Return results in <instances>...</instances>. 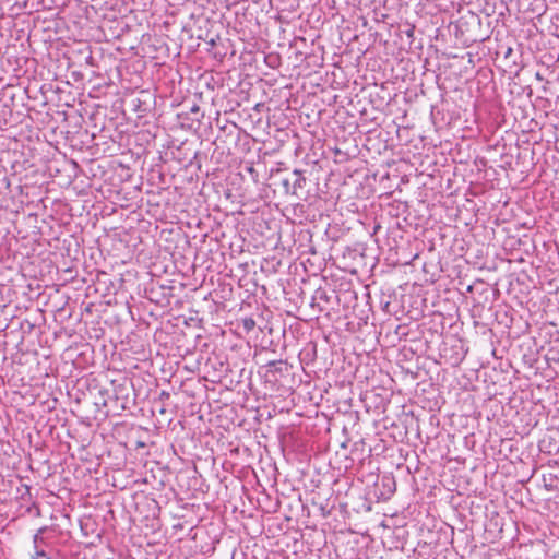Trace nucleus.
<instances>
[{
	"label": "nucleus",
	"instance_id": "nucleus-8",
	"mask_svg": "<svg viewBox=\"0 0 559 559\" xmlns=\"http://www.w3.org/2000/svg\"><path fill=\"white\" fill-rule=\"evenodd\" d=\"M31 488L28 486H25V491L29 493Z\"/></svg>",
	"mask_w": 559,
	"mask_h": 559
},
{
	"label": "nucleus",
	"instance_id": "nucleus-7",
	"mask_svg": "<svg viewBox=\"0 0 559 559\" xmlns=\"http://www.w3.org/2000/svg\"><path fill=\"white\" fill-rule=\"evenodd\" d=\"M276 362H277V361H270V362H269V366H275V364H276Z\"/></svg>",
	"mask_w": 559,
	"mask_h": 559
},
{
	"label": "nucleus",
	"instance_id": "nucleus-6",
	"mask_svg": "<svg viewBox=\"0 0 559 559\" xmlns=\"http://www.w3.org/2000/svg\"><path fill=\"white\" fill-rule=\"evenodd\" d=\"M191 111H192V112H197V111H199V107H198L197 105H194V106L191 108Z\"/></svg>",
	"mask_w": 559,
	"mask_h": 559
},
{
	"label": "nucleus",
	"instance_id": "nucleus-2",
	"mask_svg": "<svg viewBox=\"0 0 559 559\" xmlns=\"http://www.w3.org/2000/svg\"><path fill=\"white\" fill-rule=\"evenodd\" d=\"M47 530V527H41L37 531V533L33 536V544H34V549H38V548H43L41 547V543L44 542V538H43V534L45 533V531Z\"/></svg>",
	"mask_w": 559,
	"mask_h": 559
},
{
	"label": "nucleus",
	"instance_id": "nucleus-3",
	"mask_svg": "<svg viewBox=\"0 0 559 559\" xmlns=\"http://www.w3.org/2000/svg\"><path fill=\"white\" fill-rule=\"evenodd\" d=\"M32 559H51V557L44 548H38L34 549Z\"/></svg>",
	"mask_w": 559,
	"mask_h": 559
},
{
	"label": "nucleus",
	"instance_id": "nucleus-5",
	"mask_svg": "<svg viewBox=\"0 0 559 559\" xmlns=\"http://www.w3.org/2000/svg\"><path fill=\"white\" fill-rule=\"evenodd\" d=\"M283 186L284 188L286 189V191L288 192L289 191V180L288 179H283Z\"/></svg>",
	"mask_w": 559,
	"mask_h": 559
},
{
	"label": "nucleus",
	"instance_id": "nucleus-4",
	"mask_svg": "<svg viewBox=\"0 0 559 559\" xmlns=\"http://www.w3.org/2000/svg\"><path fill=\"white\" fill-rule=\"evenodd\" d=\"M254 320L253 319H246L243 322V325L247 330H251L254 326Z\"/></svg>",
	"mask_w": 559,
	"mask_h": 559
},
{
	"label": "nucleus",
	"instance_id": "nucleus-1",
	"mask_svg": "<svg viewBox=\"0 0 559 559\" xmlns=\"http://www.w3.org/2000/svg\"><path fill=\"white\" fill-rule=\"evenodd\" d=\"M293 175H294L295 179L293 182L292 193H296L297 189H301L306 185V178L302 176V173L298 169H295L293 171Z\"/></svg>",
	"mask_w": 559,
	"mask_h": 559
}]
</instances>
